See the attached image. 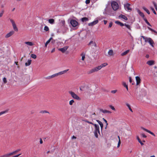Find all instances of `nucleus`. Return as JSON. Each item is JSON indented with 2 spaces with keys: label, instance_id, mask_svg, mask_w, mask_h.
I'll return each instance as SVG.
<instances>
[{
  "label": "nucleus",
  "instance_id": "f8f14e48",
  "mask_svg": "<svg viewBox=\"0 0 157 157\" xmlns=\"http://www.w3.org/2000/svg\"><path fill=\"white\" fill-rule=\"evenodd\" d=\"M98 22V20H96L91 22L89 23L88 25L89 26H93L97 24Z\"/></svg>",
  "mask_w": 157,
  "mask_h": 157
},
{
  "label": "nucleus",
  "instance_id": "f257e3e1",
  "mask_svg": "<svg viewBox=\"0 0 157 157\" xmlns=\"http://www.w3.org/2000/svg\"><path fill=\"white\" fill-rule=\"evenodd\" d=\"M141 37L144 40L145 42H148L152 47H154V42L151 38L146 37L144 36H142Z\"/></svg>",
  "mask_w": 157,
  "mask_h": 157
},
{
  "label": "nucleus",
  "instance_id": "423d86ee",
  "mask_svg": "<svg viewBox=\"0 0 157 157\" xmlns=\"http://www.w3.org/2000/svg\"><path fill=\"white\" fill-rule=\"evenodd\" d=\"M70 23L73 27H76L78 24V22L74 19H71L70 21Z\"/></svg>",
  "mask_w": 157,
  "mask_h": 157
},
{
  "label": "nucleus",
  "instance_id": "774afa93",
  "mask_svg": "<svg viewBox=\"0 0 157 157\" xmlns=\"http://www.w3.org/2000/svg\"><path fill=\"white\" fill-rule=\"evenodd\" d=\"M3 157H8L7 154L3 155Z\"/></svg>",
  "mask_w": 157,
  "mask_h": 157
},
{
  "label": "nucleus",
  "instance_id": "58836bf2",
  "mask_svg": "<svg viewBox=\"0 0 157 157\" xmlns=\"http://www.w3.org/2000/svg\"><path fill=\"white\" fill-rule=\"evenodd\" d=\"M74 102V101L73 99L69 101V104L70 105H72Z\"/></svg>",
  "mask_w": 157,
  "mask_h": 157
},
{
  "label": "nucleus",
  "instance_id": "79ce46f5",
  "mask_svg": "<svg viewBox=\"0 0 157 157\" xmlns=\"http://www.w3.org/2000/svg\"><path fill=\"white\" fill-rule=\"evenodd\" d=\"M58 74L57 73H56V74H54L52 75H51V77H52V78H54L56 76H58Z\"/></svg>",
  "mask_w": 157,
  "mask_h": 157
},
{
  "label": "nucleus",
  "instance_id": "f3484780",
  "mask_svg": "<svg viewBox=\"0 0 157 157\" xmlns=\"http://www.w3.org/2000/svg\"><path fill=\"white\" fill-rule=\"evenodd\" d=\"M69 70V69H67V70H64V71H60V72H59L58 73H57L58 74V75H62V74H65L67 71H68Z\"/></svg>",
  "mask_w": 157,
  "mask_h": 157
},
{
  "label": "nucleus",
  "instance_id": "a878e982",
  "mask_svg": "<svg viewBox=\"0 0 157 157\" xmlns=\"http://www.w3.org/2000/svg\"><path fill=\"white\" fill-rule=\"evenodd\" d=\"M119 17L124 19L125 20H128L127 17L125 15H120Z\"/></svg>",
  "mask_w": 157,
  "mask_h": 157
},
{
  "label": "nucleus",
  "instance_id": "393cba45",
  "mask_svg": "<svg viewBox=\"0 0 157 157\" xmlns=\"http://www.w3.org/2000/svg\"><path fill=\"white\" fill-rule=\"evenodd\" d=\"M108 54L110 56H112L113 55V51L112 50L110 49L108 52Z\"/></svg>",
  "mask_w": 157,
  "mask_h": 157
},
{
  "label": "nucleus",
  "instance_id": "338daca9",
  "mask_svg": "<svg viewBox=\"0 0 157 157\" xmlns=\"http://www.w3.org/2000/svg\"><path fill=\"white\" fill-rule=\"evenodd\" d=\"M40 144H42L43 143V142L42 139L41 138H40Z\"/></svg>",
  "mask_w": 157,
  "mask_h": 157
},
{
  "label": "nucleus",
  "instance_id": "6e6d98bb",
  "mask_svg": "<svg viewBox=\"0 0 157 157\" xmlns=\"http://www.w3.org/2000/svg\"><path fill=\"white\" fill-rule=\"evenodd\" d=\"M121 143V140H119L118 144H117V147H120V145Z\"/></svg>",
  "mask_w": 157,
  "mask_h": 157
},
{
  "label": "nucleus",
  "instance_id": "6ab92c4d",
  "mask_svg": "<svg viewBox=\"0 0 157 157\" xmlns=\"http://www.w3.org/2000/svg\"><path fill=\"white\" fill-rule=\"evenodd\" d=\"M137 12L140 16L143 18L144 17V13L141 12L138 9L137 10Z\"/></svg>",
  "mask_w": 157,
  "mask_h": 157
},
{
  "label": "nucleus",
  "instance_id": "8fccbe9b",
  "mask_svg": "<svg viewBox=\"0 0 157 157\" xmlns=\"http://www.w3.org/2000/svg\"><path fill=\"white\" fill-rule=\"evenodd\" d=\"M14 153L13 152H11V153H9V154H7V155H8V157H9L10 156H11V155H12L13 154H14Z\"/></svg>",
  "mask_w": 157,
  "mask_h": 157
},
{
  "label": "nucleus",
  "instance_id": "9b49d317",
  "mask_svg": "<svg viewBox=\"0 0 157 157\" xmlns=\"http://www.w3.org/2000/svg\"><path fill=\"white\" fill-rule=\"evenodd\" d=\"M130 4L127 3L124 5V7L125 9L127 11H131L132 9L130 7Z\"/></svg>",
  "mask_w": 157,
  "mask_h": 157
},
{
  "label": "nucleus",
  "instance_id": "f704fd0d",
  "mask_svg": "<svg viewBox=\"0 0 157 157\" xmlns=\"http://www.w3.org/2000/svg\"><path fill=\"white\" fill-rule=\"evenodd\" d=\"M123 86L127 89V90L128 91V85L126 84V83L125 82H123Z\"/></svg>",
  "mask_w": 157,
  "mask_h": 157
},
{
  "label": "nucleus",
  "instance_id": "ea45409f",
  "mask_svg": "<svg viewBox=\"0 0 157 157\" xmlns=\"http://www.w3.org/2000/svg\"><path fill=\"white\" fill-rule=\"evenodd\" d=\"M110 108L112 110L115 111L116 109L114 107L111 105H110L109 106Z\"/></svg>",
  "mask_w": 157,
  "mask_h": 157
},
{
  "label": "nucleus",
  "instance_id": "09e8293b",
  "mask_svg": "<svg viewBox=\"0 0 157 157\" xmlns=\"http://www.w3.org/2000/svg\"><path fill=\"white\" fill-rule=\"evenodd\" d=\"M151 10L153 12V13L155 14H156V12H155L154 9L152 7H151Z\"/></svg>",
  "mask_w": 157,
  "mask_h": 157
},
{
  "label": "nucleus",
  "instance_id": "5fc2aeb1",
  "mask_svg": "<svg viewBox=\"0 0 157 157\" xmlns=\"http://www.w3.org/2000/svg\"><path fill=\"white\" fill-rule=\"evenodd\" d=\"M90 0H86L85 3L86 4H88L90 3Z\"/></svg>",
  "mask_w": 157,
  "mask_h": 157
},
{
  "label": "nucleus",
  "instance_id": "864d4df0",
  "mask_svg": "<svg viewBox=\"0 0 157 157\" xmlns=\"http://www.w3.org/2000/svg\"><path fill=\"white\" fill-rule=\"evenodd\" d=\"M45 78L46 79H50L52 78L51 75L45 77Z\"/></svg>",
  "mask_w": 157,
  "mask_h": 157
},
{
  "label": "nucleus",
  "instance_id": "13d9d810",
  "mask_svg": "<svg viewBox=\"0 0 157 157\" xmlns=\"http://www.w3.org/2000/svg\"><path fill=\"white\" fill-rule=\"evenodd\" d=\"M117 92V90H113L111 91V93L112 94H115Z\"/></svg>",
  "mask_w": 157,
  "mask_h": 157
},
{
  "label": "nucleus",
  "instance_id": "69168bd1",
  "mask_svg": "<svg viewBox=\"0 0 157 157\" xmlns=\"http://www.w3.org/2000/svg\"><path fill=\"white\" fill-rule=\"evenodd\" d=\"M129 81L130 83H132V79L131 77H129Z\"/></svg>",
  "mask_w": 157,
  "mask_h": 157
},
{
  "label": "nucleus",
  "instance_id": "a18cd8bd",
  "mask_svg": "<svg viewBox=\"0 0 157 157\" xmlns=\"http://www.w3.org/2000/svg\"><path fill=\"white\" fill-rule=\"evenodd\" d=\"M153 4L155 7V8L156 11H157V5L156 4L155 2H153Z\"/></svg>",
  "mask_w": 157,
  "mask_h": 157
},
{
  "label": "nucleus",
  "instance_id": "e433bc0d",
  "mask_svg": "<svg viewBox=\"0 0 157 157\" xmlns=\"http://www.w3.org/2000/svg\"><path fill=\"white\" fill-rule=\"evenodd\" d=\"M44 30L47 32L49 31V28L47 26H44Z\"/></svg>",
  "mask_w": 157,
  "mask_h": 157
},
{
  "label": "nucleus",
  "instance_id": "6e6552de",
  "mask_svg": "<svg viewBox=\"0 0 157 157\" xmlns=\"http://www.w3.org/2000/svg\"><path fill=\"white\" fill-rule=\"evenodd\" d=\"M14 31H11L9 32L8 33H7L6 35L5 36V37L6 38H7L13 35L14 33Z\"/></svg>",
  "mask_w": 157,
  "mask_h": 157
},
{
  "label": "nucleus",
  "instance_id": "4c0bfd02",
  "mask_svg": "<svg viewBox=\"0 0 157 157\" xmlns=\"http://www.w3.org/2000/svg\"><path fill=\"white\" fill-rule=\"evenodd\" d=\"M148 29L149 30H150V31H151L152 32H154L155 33H157V32H156L155 31V30L153 29H152L151 28L149 27H147Z\"/></svg>",
  "mask_w": 157,
  "mask_h": 157
},
{
  "label": "nucleus",
  "instance_id": "37998d69",
  "mask_svg": "<svg viewBox=\"0 0 157 157\" xmlns=\"http://www.w3.org/2000/svg\"><path fill=\"white\" fill-rule=\"evenodd\" d=\"M31 56L32 58H33V59H36V55L34 54H31Z\"/></svg>",
  "mask_w": 157,
  "mask_h": 157
},
{
  "label": "nucleus",
  "instance_id": "9d476101",
  "mask_svg": "<svg viewBox=\"0 0 157 157\" xmlns=\"http://www.w3.org/2000/svg\"><path fill=\"white\" fill-rule=\"evenodd\" d=\"M141 128L143 130H144V131L149 133L150 134H151L153 136H155V135L152 132H151L150 131L143 127H141Z\"/></svg>",
  "mask_w": 157,
  "mask_h": 157
},
{
  "label": "nucleus",
  "instance_id": "b1692460",
  "mask_svg": "<svg viewBox=\"0 0 157 157\" xmlns=\"http://www.w3.org/2000/svg\"><path fill=\"white\" fill-rule=\"evenodd\" d=\"M85 55H86L85 53L84 52H82L81 54V56H82V60L83 61L84 60V59L85 58Z\"/></svg>",
  "mask_w": 157,
  "mask_h": 157
},
{
  "label": "nucleus",
  "instance_id": "4d7b16f0",
  "mask_svg": "<svg viewBox=\"0 0 157 157\" xmlns=\"http://www.w3.org/2000/svg\"><path fill=\"white\" fill-rule=\"evenodd\" d=\"M138 142L140 143L141 144V145L142 146L144 144L142 142L140 139L138 140Z\"/></svg>",
  "mask_w": 157,
  "mask_h": 157
},
{
  "label": "nucleus",
  "instance_id": "c756f323",
  "mask_svg": "<svg viewBox=\"0 0 157 157\" xmlns=\"http://www.w3.org/2000/svg\"><path fill=\"white\" fill-rule=\"evenodd\" d=\"M142 8L144 10H145L147 13V14H150V13L149 10L147 9L145 7H142Z\"/></svg>",
  "mask_w": 157,
  "mask_h": 157
},
{
  "label": "nucleus",
  "instance_id": "de8ad7c7",
  "mask_svg": "<svg viewBox=\"0 0 157 157\" xmlns=\"http://www.w3.org/2000/svg\"><path fill=\"white\" fill-rule=\"evenodd\" d=\"M3 81L5 83H6L7 82L6 79L5 77H4L3 78Z\"/></svg>",
  "mask_w": 157,
  "mask_h": 157
},
{
  "label": "nucleus",
  "instance_id": "a19ab883",
  "mask_svg": "<svg viewBox=\"0 0 157 157\" xmlns=\"http://www.w3.org/2000/svg\"><path fill=\"white\" fill-rule=\"evenodd\" d=\"M58 74L57 73H56V74H54L52 75H51V77H52V78H54L56 76H58Z\"/></svg>",
  "mask_w": 157,
  "mask_h": 157
},
{
  "label": "nucleus",
  "instance_id": "c85d7f7f",
  "mask_svg": "<svg viewBox=\"0 0 157 157\" xmlns=\"http://www.w3.org/2000/svg\"><path fill=\"white\" fill-rule=\"evenodd\" d=\"M88 21V18L86 17H84L81 19V21L83 22H86Z\"/></svg>",
  "mask_w": 157,
  "mask_h": 157
},
{
  "label": "nucleus",
  "instance_id": "2f4dec72",
  "mask_svg": "<svg viewBox=\"0 0 157 157\" xmlns=\"http://www.w3.org/2000/svg\"><path fill=\"white\" fill-rule=\"evenodd\" d=\"M124 25L130 30H131V26L125 23Z\"/></svg>",
  "mask_w": 157,
  "mask_h": 157
},
{
  "label": "nucleus",
  "instance_id": "ddd939ff",
  "mask_svg": "<svg viewBox=\"0 0 157 157\" xmlns=\"http://www.w3.org/2000/svg\"><path fill=\"white\" fill-rule=\"evenodd\" d=\"M94 125L95 127V130L94 132H98L99 134H100L99 127V125L96 124H94Z\"/></svg>",
  "mask_w": 157,
  "mask_h": 157
},
{
  "label": "nucleus",
  "instance_id": "052dcab7",
  "mask_svg": "<svg viewBox=\"0 0 157 157\" xmlns=\"http://www.w3.org/2000/svg\"><path fill=\"white\" fill-rule=\"evenodd\" d=\"M140 135L144 138H146L147 136L144 134H141Z\"/></svg>",
  "mask_w": 157,
  "mask_h": 157
},
{
  "label": "nucleus",
  "instance_id": "c9c22d12",
  "mask_svg": "<svg viewBox=\"0 0 157 157\" xmlns=\"http://www.w3.org/2000/svg\"><path fill=\"white\" fill-rule=\"evenodd\" d=\"M144 20L145 22L149 26H151V25L150 23L148 22L146 18H144Z\"/></svg>",
  "mask_w": 157,
  "mask_h": 157
},
{
  "label": "nucleus",
  "instance_id": "7ed1b4c3",
  "mask_svg": "<svg viewBox=\"0 0 157 157\" xmlns=\"http://www.w3.org/2000/svg\"><path fill=\"white\" fill-rule=\"evenodd\" d=\"M100 69L99 68H98V67H94V68H93L89 70L87 72V73L88 75H90L91 74L93 73L97 72Z\"/></svg>",
  "mask_w": 157,
  "mask_h": 157
},
{
  "label": "nucleus",
  "instance_id": "20e7f679",
  "mask_svg": "<svg viewBox=\"0 0 157 157\" xmlns=\"http://www.w3.org/2000/svg\"><path fill=\"white\" fill-rule=\"evenodd\" d=\"M100 69L99 68H98V67H94V68H93L89 70L87 72V73L88 75H90L91 74L93 73L97 72Z\"/></svg>",
  "mask_w": 157,
  "mask_h": 157
},
{
  "label": "nucleus",
  "instance_id": "680f3d73",
  "mask_svg": "<svg viewBox=\"0 0 157 157\" xmlns=\"http://www.w3.org/2000/svg\"><path fill=\"white\" fill-rule=\"evenodd\" d=\"M86 122L88 123H89V124H93V125H94V124H93V123H92V122H91L89 121H86Z\"/></svg>",
  "mask_w": 157,
  "mask_h": 157
},
{
  "label": "nucleus",
  "instance_id": "2eb2a0df",
  "mask_svg": "<svg viewBox=\"0 0 157 157\" xmlns=\"http://www.w3.org/2000/svg\"><path fill=\"white\" fill-rule=\"evenodd\" d=\"M100 111L101 112L103 113H112V112H111L110 111L105 109L104 110L102 109H100Z\"/></svg>",
  "mask_w": 157,
  "mask_h": 157
},
{
  "label": "nucleus",
  "instance_id": "1a4fd4ad",
  "mask_svg": "<svg viewBox=\"0 0 157 157\" xmlns=\"http://www.w3.org/2000/svg\"><path fill=\"white\" fill-rule=\"evenodd\" d=\"M68 48L67 46H65L62 48H59V51H60L62 53H64L67 50Z\"/></svg>",
  "mask_w": 157,
  "mask_h": 157
},
{
  "label": "nucleus",
  "instance_id": "f03ea898",
  "mask_svg": "<svg viewBox=\"0 0 157 157\" xmlns=\"http://www.w3.org/2000/svg\"><path fill=\"white\" fill-rule=\"evenodd\" d=\"M68 93L74 99L78 100H81V98L79 97L74 92L71 91H69Z\"/></svg>",
  "mask_w": 157,
  "mask_h": 157
},
{
  "label": "nucleus",
  "instance_id": "aec40b11",
  "mask_svg": "<svg viewBox=\"0 0 157 157\" xmlns=\"http://www.w3.org/2000/svg\"><path fill=\"white\" fill-rule=\"evenodd\" d=\"M108 65L107 63H104L101 64V65L98 66L100 70L101 69L102 67H104Z\"/></svg>",
  "mask_w": 157,
  "mask_h": 157
},
{
  "label": "nucleus",
  "instance_id": "39448f33",
  "mask_svg": "<svg viewBox=\"0 0 157 157\" xmlns=\"http://www.w3.org/2000/svg\"><path fill=\"white\" fill-rule=\"evenodd\" d=\"M111 6L113 10L116 11L119 8V5L117 3L114 1H113L111 3Z\"/></svg>",
  "mask_w": 157,
  "mask_h": 157
},
{
  "label": "nucleus",
  "instance_id": "4468645a",
  "mask_svg": "<svg viewBox=\"0 0 157 157\" xmlns=\"http://www.w3.org/2000/svg\"><path fill=\"white\" fill-rule=\"evenodd\" d=\"M155 61L154 60H151L147 61L146 63L149 66H151L155 64Z\"/></svg>",
  "mask_w": 157,
  "mask_h": 157
},
{
  "label": "nucleus",
  "instance_id": "c03bdc74",
  "mask_svg": "<svg viewBox=\"0 0 157 157\" xmlns=\"http://www.w3.org/2000/svg\"><path fill=\"white\" fill-rule=\"evenodd\" d=\"M40 113H49V112L48 111L46 110H42L40 111Z\"/></svg>",
  "mask_w": 157,
  "mask_h": 157
},
{
  "label": "nucleus",
  "instance_id": "4be33fe9",
  "mask_svg": "<svg viewBox=\"0 0 157 157\" xmlns=\"http://www.w3.org/2000/svg\"><path fill=\"white\" fill-rule=\"evenodd\" d=\"M96 121L98 123L100 124L101 128V129L102 130L103 128V124L101 121H100L99 120H97Z\"/></svg>",
  "mask_w": 157,
  "mask_h": 157
},
{
  "label": "nucleus",
  "instance_id": "473e14b6",
  "mask_svg": "<svg viewBox=\"0 0 157 157\" xmlns=\"http://www.w3.org/2000/svg\"><path fill=\"white\" fill-rule=\"evenodd\" d=\"M126 105H127V106L128 107L129 110L132 112H133V111L132 109H131V106H130V105L128 103H126Z\"/></svg>",
  "mask_w": 157,
  "mask_h": 157
},
{
  "label": "nucleus",
  "instance_id": "603ef678",
  "mask_svg": "<svg viewBox=\"0 0 157 157\" xmlns=\"http://www.w3.org/2000/svg\"><path fill=\"white\" fill-rule=\"evenodd\" d=\"M4 12V11L2 10L0 13V17H1L2 16V15H3V14Z\"/></svg>",
  "mask_w": 157,
  "mask_h": 157
},
{
  "label": "nucleus",
  "instance_id": "72a5a7b5",
  "mask_svg": "<svg viewBox=\"0 0 157 157\" xmlns=\"http://www.w3.org/2000/svg\"><path fill=\"white\" fill-rule=\"evenodd\" d=\"M8 110H6L5 111H2L0 112V116L8 112Z\"/></svg>",
  "mask_w": 157,
  "mask_h": 157
},
{
  "label": "nucleus",
  "instance_id": "49530a36",
  "mask_svg": "<svg viewBox=\"0 0 157 157\" xmlns=\"http://www.w3.org/2000/svg\"><path fill=\"white\" fill-rule=\"evenodd\" d=\"M52 39V37H51L49 38V39L46 42L47 44H48L51 41Z\"/></svg>",
  "mask_w": 157,
  "mask_h": 157
},
{
  "label": "nucleus",
  "instance_id": "cd10ccee",
  "mask_svg": "<svg viewBox=\"0 0 157 157\" xmlns=\"http://www.w3.org/2000/svg\"><path fill=\"white\" fill-rule=\"evenodd\" d=\"M129 52V50H128L121 54L122 56H124L126 55Z\"/></svg>",
  "mask_w": 157,
  "mask_h": 157
},
{
  "label": "nucleus",
  "instance_id": "5701e85b",
  "mask_svg": "<svg viewBox=\"0 0 157 157\" xmlns=\"http://www.w3.org/2000/svg\"><path fill=\"white\" fill-rule=\"evenodd\" d=\"M31 60L30 59H29L27 61V62H26L25 63V65L26 66H29L30 65L31 63Z\"/></svg>",
  "mask_w": 157,
  "mask_h": 157
},
{
  "label": "nucleus",
  "instance_id": "dca6fc26",
  "mask_svg": "<svg viewBox=\"0 0 157 157\" xmlns=\"http://www.w3.org/2000/svg\"><path fill=\"white\" fill-rule=\"evenodd\" d=\"M136 85H138L140 83V78L139 77L137 76L136 77Z\"/></svg>",
  "mask_w": 157,
  "mask_h": 157
},
{
  "label": "nucleus",
  "instance_id": "bb28decb",
  "mask_svg": "<svg viewBox=\"0 0 157 157\" xmlns=\"http://www.w3.org/2000/svg\"><path fill=\"white\" fill-rule=\"evenodd\" d=\"M25 43L28 45L30 46H32L33 45V43L32 42H29V41L25 42Z\"/></svg>",
  "mask_w": 157,
  "mask_h": 157
},
{
  "label": "nucleus",
  "instance_id": "0eeeda50",
  "mask_svg": "<svg viewBox=\"0 0 157 157\" xmlns=\"http://www.w3.org/2000/svg\"><path fill=\"white\" fill-rule=\"evenodd\" d=\"M10 21L11 23H12V25H13V29L14 30L17 32L18 31V29L17 27L16 26V25L15 24V23L14 21L12 19H10Z\"/></svg>",
  "mask_w": 157,
  "mask_h": 157
},
{
  "label": "nucleus",
  "instance_id": "e2e57ef3",
  "mask_svg": "<svg viewBox=\"0 0 157 157\" xmlns=\"http://www.w3.org/2000/svg\"><path fill=\"white\" fill-rule=\"evenodd\" d=\"M112 25H113L112 22H110L109 23V28H111L112 27Z\"/></svg>",
  "mask_w": 157,
  "mask_h": 157
},
{
  "label": "nucleus",
  "instance_id": "bf43d9fd",
  "mask_svg": "<svg viewBox=\"0 0 157 157\" xmlns=\"http://www.w3.org/2000/svg\"><path fill=\"white\" fill-rule=\"evenodd\" d=\"M97 132H94V135L96 138L98 137V135Z\"/></svg>",
  "mask_w": 157,
  "mask_h": 157
},
{
  "label": "nucleus",
  "instance_id": "0e129e2a",
  "mask_svg": "<svg viewBox=\"0 0 157 157\" xmlns=\"http://www.w3.org/2000/svg\"><path fill=\"white\" fill-rule=\"evenodd\" d=\"M128 34L129 35L131 36V37L132 40V41H134V39H133V37L131 36V33H129V32H128Z\"/></svg>",
  "mask_w": 157,
  "mask_h": 157
},
{
  "label": "nucleus",
  "instance_id": "a211bd4d",
  "mask_svg": "<svg viewBox=\"0 0 157 157\" xmlns=\"http://www.w3.org/2000/svg\"><path fill=\"white\" fill-rule=\"evenodd\" d=\"M91 44H92V46H94L95 47H96L97 46L96 43L95 42H93V41H91L89 44L88 45H90Z\"/></svg>",
  "mask_w": 157,
  "mask_h": 157
},
{
  "label": "nucleus",
  "instance_id": "412c9836",
  "mask_svg": "<svg viewBox=\"0 0 157 157\" xmlns=\"http://www.w3.org/2000/svg\"><path fill=\"white\" fill-rule=\"evenodd\" d=\"M115 23L117 25H120L122 27L124 26V24L121 22L119 21H116Z\"/></svg>",
  "mask_w": 157,
  "mask_h": 157
},
{
  "label": "nucleus",
  "instance_id": "7c9ffc66",
  "mask_svg": "<svg viewBox=\"0 0 157 157\" xmlns=\"http://www.w3.org/2000/svg\"><path fill=\"white\" fill-rule=\"evenodd\" d=\"M55 20L53 19H49L48 22L51 24H53L54 23Z\"/></svg>",
  "mask_w": 157,
  "mask_h": 157
},
{
  "label": "nucleus",
  "instance_id": "3c124183",
  "mask_svg": "<svg viewBox=\"0 0 157 157\" xmlns=\"http://www.w3.org/2000/svg\"><path fill=\"white\" fill-rule=\"evenodd\" d=\"M103 119L104 121L105 122L106 124V127L105 128H106V127H107V126L108 124L107 123V121L104 118H103Z\"/></svg>",
  "mask_w": 157,
  "mask_h": 157
}]
</instances>
